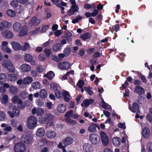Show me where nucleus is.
Segmentation results:
<instances>
[{"label": "nucleus", "instance_id": "obj_1", "mask_svg": "<svg viewBox=\"0 0 152 152\" xmlns=\"http://www.w3.org/2000/svg\"><path fill=\"white\" fill-rule=\"evenodd\" d=\"M12 28L14 32L18 33V35L20 37L24 36L27 34L28 31L27 27L18 22L15 23Z\"/></svg>", "mask_w": 152, "mask_h": 152}, {"label": "nucleus", "instance_id": "obj_2", "mask_svg": "<svg viewBox=\"0 0 152 152\" xmlns=\"http://www.w3.org/2000/svg\"><path fill=\"white\" fill-rule=\"evenodd\" d=\"M21 142L27 146L31 145L34 142L33 137L27 134H23L20 138Z\"/></svg>", "mask_w": 152, "mask_h": 152}, {"label": "nucleus", "instance_id": "obj_3", "mask_svg": "<svg viewBox=\"0 0 152 152\" xmlns=\"http://www.w3.org/2000/svg\"><path fill=\"white\" fill-rule=\"evenodd\" d=\"M37 120L36 117L31 115L29 117L27 121V126L31 129H34L37 126Z\"/></svg>", "mask_w": 152, "mask_h": 152}, {"label": "nucleus", "instance_id": "obj_4", "mask_svg": "<svg viewBox=\"0 0 152 152\" xmlns=\"http://www.w3.org/2000/svg\"><path fill=\"white\" fill-rule=\"evenodd\" d=\"M2 66L6 68L10 72H15V68L12 62L10 60L6 61L2 64Z\"/></svg>", "mask_w": 152, "mask_h": 152}, {"label": "nucleus", "instance_id": "obj_5", "mask_svg": "<svg viewBox=\"0 0 152 152\" xmlns=\"http://www.w3.org/2000/svg\"><path fill=\"white\" fill-rule=\"evenodd\" d=\"M15 152H24L26 150V146L25 144L19 142L16 143L14 147Z\"/></svg>", "mask_w": 152, "mask_h": 152}, {"label": "nucleus", "instance_id": "obj_6", "mask_svg": "<svg viewBox=\"0 0 152 152\" xmlns=\"http://www.w3.org/2000/svg\"><path fill=\"white\" fill-rule=\"evenodd\" d=\"M89 140L91 142L93 145H97L100 141V138L99 136L96 134H92L89 136Z\"/></svg>", "mask_w": 152, "mask_h": 152}, {"label": "nucleus", "instance_id": "obj_7", "mask_svg": "<svg viewBox=\"0 0 152 152\" xmlns=\"http://www.w3.org/2000/svg\"><path fill=\"white\" fill-rule=\"evenodd\" d=\"M102 143L104 145H107L109 143V138L107 134L104 132L102 131L100 134Z\"/></svg>", "mask_w": 152, "mask_h": 152}, {"label": "nucleus", "instance_id": "obj_8", "mask_svg": "<svg viewBox=\"0 0 152 152\" xmlns=\"http://www.w3.org/2000/svg\"><path fill=\"white\" fill-rule=\"evenodd\" d=\"M32 113L37 116H42L44 114L45 110L42 108L34 107L32 110Z\"/></svg>", "mask_w": 152, "mask_h": 152}, {"label": "nucleus", "instance_id": "obj_9", "mask_svg": "<svg viewBox=\"0 0 152 152\" xmlns=\"http://www.w3.org/2000/svg\"><path fill=\"white\" fill-rule=\"evenodd\" d=\"M1 34L2 36L9 39L12 38L14 36V34L12 32L7 29L1 31Z\"/></svg>", "mask_w": 152, "mask_h": 152}, {"label": "nucleus", "instance_id": "obj_10", "mask_svg": "<svg viewBox=\"0 0 152 152\" xmlns=\"http://www.w3.org/2000/svg\"><path fill=\"white\" fill-rule=\"evenodd\" d=\"M31 67L30 65L27 64H23L20 67V70L24 73H28L31 70Z\"/></svg>", "mask_w": 152, "mask_h": 152}, {"label": "nucleus", "instance_id": "obj_11", "mask_svg": "<svg viewBox=\"0 0 152 152\" xmlns=\"http://www.w3.org/2000/svg\"><path fill=\"white\" fill-rule=\"evenodd\" d=\"M12 26V23L7 21L4 20L0 22V31L3 30L4 28H9Z\"/></svg>", "mask_w": 152, "mask_h": 152}, {"label": "nucleus", "instance_id": "obj_12", "mask_svg": "<svg viewBox=\"0 0 152 152\" xmlns=\"http://www.w3.org/2000/svg\"><path fill=\"white\" fill-rule=\"evenodd\" d=\"M70 67V64L69 62L64 61L59 64L58 65V68L61 70H67Z\"/></svg>", "mask_w": 152, "mask_h": 152}, {"label": "nucleus", "instance_id": "obj_13", "mask_svg": "<svg viewBox=\"0 0 152 152\" xmlns=\"http://www.w3.org/2000/svg\"><path fill=\"white\" fill-rule=\"evenodd\" d=\"M142 134L145 139L148 138L151 136V133L150 129L147 127H145L142 129Z\"/></svg>", "mask_w": 152, "mask_h": 152}, {"label": "nucleus", "instance_id": "obj_14", "mask_svg": "<svg viewBox=\"0 0 152 152\" xmlns=\"http://www.w3.org/2000/svg\"><path fill=\"white\" fill-rule=\"evenodd\" d=\"M12 47L13 49L15 51H18L21 49L22 46L19 42L15 41L10 42Z\"/></svg>", "mask_w": 152, "mask_h": 152}, {"label": "nucleus", "instance_id": "obj_15", "mask_svg": "<svg viewBox=\"0 0 152 152\" xmlns=\"http://www.w3.org/2000/svg\"><path fill=\"white\" fill-rule=\"evenodd\" d=\"M40 19H37L36 17H33L30 21L29 22L28 24L30 27H31L34 26H37L40 23Z\"/></svg>", "mask_w": 152, "mask_h": 152}, {"label": "nucleus", "instance_id": "obj_16", "mask_svg": "<svg viewBox=\"0 0 152 152\" xmlns=\"http://www.w3.org/2000/svg\"><path fill=\"white\" fill-rule=\"evenodd\" d=\"M12 101L15 104L18 103L19 106H22L23 105L22 100L19 98L18 96L17 95L13 96L12 98Z\"/></svg>", "mask_w": 152, "mask_h": 152}, {"label": "nucleus", "instance_id": "obj_17", "mask_svg": "<svg viewBox=\"0 0 152 152\" xmlns=\"http://www.w3.org/2000/svg\"><path fill=\"white\" fill-rule=\"evenodd\" d=\"M9 97L7 95L2 94L0 96V102L3 104H6L8 101Z\"/></svg>", "mask_w": 152, "mask_h": 152}, {"label": "nucleus", "instance_id": "obj_18", "mask_svg": "<svg viewBox=\"0 0 152 152\" xmlns=\"http://www.w3.org/2000/svg\"><path fill=\"white\" fill-rule=\"evenodd\" d=\"M139 106L137 103H134L132 105V108L129 107V109L133 113H139Z\"/></svg>", "mask_w": 152, "mask_h": 152}, {"label": "nucleus", "instance_id": "obj_19", "mask_svg": "<svg viewBox=\"0 0 152 152\" xmlns=\"http://www.w3.org/2000/svg\"><path fill=\"white\" fill-rule=\"evenodd\" d=\"M83 150L85 152H93V149L91 145L88 143H85L83 146Z\"/></svg>", "mask_w": 152, "mask_h": 152}, {"label": "nucleus", "instance_id": "obj_20", "mask_svg": "<svg viewBox=\"0 0 152 152\" xmlns=\"http://www.w3.org/2000/svg\"><path fill=\"white\" fill-rule=\"evenodd\" d=\"M46 135L47 138L53 139L56 136V134L54 131L49 130L46 132Z\"/></svg>", "mask_w": 152, "mask_h": 152}, {"label": "nucleus", "instance_id": "obj_21", "mask_svg": "<svg viewBox=\"0 0 152 152\" xmlns=\"http://www.w3.org/2000/svg\"><path fill=\"white\" fill-rule=\"evenodd\" d=\"M18 79V76L16 74L14 73H10L8 74L7 80H8L12 82Z\"/></svg>", "mask_w": 152, "mask_h": 152}, {"label": "nucleus", "instance_id": "obj_22", "mask_svg": "<svg viewBox=\"0 0 152 152\" xmlns=\"http://www.w3.org/2000/svg\"><path fill=\"white\" fill-rule=\"evenodd\" d=\"M134 92L140 95L142 94L145 93L144 89L141 86H137L134 88Z\"/></svg>", "mask_w": 152, "mask_h": 152}, {"label": "nucleus", "instance_id": "obj_23", "mask_svg": "<svg viewBox=\"0 0 152 152\" xmlns=\"http://www.w3.org/2000/svg\"><path fill=\"white\" fill-rule=\"evenodd\" d=\"M45 134V129L43 128L42 127L38 129L36 133L37 136L40 137H43Z\"/></svg>", "mask_w": 152, "mask_h": 152}, {"label": "nucleus", "instance_id": "obj_24", "mask_svg": "<svg viewBox=\"0 0 152 152\" xmlns=\"http://www.w3.org/2000/svg\"><path fill=\"white\" fill-rule=\"evenodd\" d=\"M33 81V78L31 76H28L23 79V83L25 85L30 84Z\"/></svg>", "mask_w": 152, "mask_h": 152}, {"label": "nucleus", "instance_id": "obj_25", "mask_svg": "<svg viewBox=\"0 0 152 152\" xmlns=\"http://www.w3.org/2000/svg\"><path fill=\"white\" fill-rule=\"evenodd\" d=\"M73 141V139L71 137H67L63 140L64 144L65 145H68L72 143Z\"/></svg>", "mask_w": 152, "mask_h": 152}, {"label": "nucleus", "instance_id": "obj_26", "mask_svg": "<svg viewBox=\"0 0 152 152\" xmlns=\"http://www.w3.org/2000/svg\"><path fill=\"white\" fill-rule=\"evenodd\" d=\"M57 110L59 113H63L66 110V106L63 104H60L58 106Z\"/></svg>", "mask_w": 152, "mask_h": 152}, {"label": "nucleus", "instance_id": "obj_27", "mask_svg": "<svg viewBox=\"0 0 152 152\" xmlns=\"http://www.w3.org/2000/svg\"><path fill=\"white\" fill-rule=\"evenodd\" d=\"M33 58L32 55L29 53L25 54L24 56V59L25 61L28 63L31 62L33 60Z\"/></svg>", "mask_w": 152, "mask_h": 152}, {"label": "nucleus", "instance_id": "obj_28", "mask_svg": "<svg viewBox=\"0 0 152 152\" xmlns=\"http://www.w3.org/2000/svg\"><path fill=\"white\" fill-rule=\"evenodd\" d=\"M10 93L12 95L16 94L18 92V89L16 87L13 86H10L9 90Z\"/></svg>", "mask_w": 152, "mask_h": 152}, {"label": "nucleus", "instance_id": "obj_29", "mask_svg": "<svg viewBox=\"0 0 152 152\" xmlns=\"http://www.w3.org/2000/svg\"><path fill=\"white\" fill-rule=\"evenodd\" d=\"M7 80L6 75L4 73H0V84L2 85L3 83L5 82Z\"/></svg>", "mask_w": 152, "mask_h": 152}, {"label": "nucleus", "instance_id": "obj_30", "mask_svg": "<svg viewBox=\"0 0 152 152\" xmlns=\"http://www.w3.org/2000/svg\"><path fill=\"white\" fill-rule=\"evenodd\" d=\"M63 95L64 96V100L66 102H69L70 97L69 92L65 90L63 91Z\"/></svg>", "mask_w": 152, "mask_h": 152}, {"label": "nucleus", "instance_id": "obj_31", "mask_svg": "<svg viewBox=\"0 0 152 152\" xmlns=\"http://www.w3.org/2000/svg\"><path fill=\"white\" fill-rule=\"evenodd\" d=\"M121 139L118 137H114L112 140L113 145L116 147L119 146L121 143Z\"/></svg>", "mask_w": 152, "mask_h": 152}, {"label": "nucleus", "instance_id": "obj_32", "mask_svg": "<svg viewBox=\"0 0 152 152\" xmlns=\"http://www.w3.org/2000/svg\"><path fill=\"white\" fill-rule=\"evenodd\" d=\"M94 101L93 99H86L83 101V103L81 104V105L82 106H84L86 107L90 104L92 103Z\"/></svg>", "mask_w": 152, "mask_h": 152}, {"label": "nucleus", "instance_id": "obj_33", "mask_svg": "<svg viewBox=\"0 0 152 152\" xmlns=\"http://www.w3.org/2000/svg\"><path fill=\"white\" fill-rule=\"evenodd\" d=\"M2 128H4V130L6 131L10 132L12 130V128L10 126L6 124L3 123L1 125Z\"/></svg>", "mask_w": 152, "mask_h": 152}, {"label": "nucleus", "instance_id": "obj_34", "mask_svg": "<svg viewBox=\"0 0 152 152\" xmlns=\"http://www.w3.org/2000/svg\"><path fill=\"white\" fill-rule=\"evenodd\" d=\"M78 7H71V9L67 12V15L69 16H71L75 12L78 11Z\"/></svg>", "mask_w": 152, "mask_h": 152}, {"label": "nucleus", "instance_id": "obj_35", "mask_svg": "<svg viewBox=\"0 0 152 152\" xmlns=\"http://www.w3.org/2000/svg\"><path fill=\"white\" fill-rule=\"evenodd\" d=\"M31 86L34 89H40L41 86V83L38 82H35L31 83Z\"/></svg>", "mask_w": 152, "mask_h": 152}, {"label": "nucleus", "instance_id": "obj_36", "mask_svg": "<svg viewBox=\"0 0 152 152\" xmlns=\"http://www.w3.org/2000/svg\"><path fill=\"white\" fill-rule=\"evenodd\" d=\"M62 46L61 44L57 43L55 44L53 47V50L54 52H57L60 50Z\"/></svg>", "mask_w": 152, "mask_h": 152}, {"label": "nucleus", "instance_id": "obj_37", "mask_svg": "<svg viewBox=\"0 0 152 152\" xmlns=\"http://www.w3.org/2000/svg\"><path fill=\"white\" fill-rule=\"evenodd\" d=\"M39 96L42 99L45 98L47 96V93L45 89H41L40 91Z\"/></svg>", "mask_w": 152, "mask_h": 152}, {"label": "nucleus", "instance_id": "obj_38", "mask_svg": "<svg viewBox=\"0 0 152 152\" xmlns=\"http://www.w3.org/2000/svg\"><path fill=\"white\" fill-rule=\"evenodd\" d=\"M96 125L94 124H91L88 127V130L90 132H95L96 131Z\"/></svg>", "mask_w": 152, "mask_h": 152}, {"label": "nucleus", "instance_id": "obj_39", "mask_svg": "<svg viewBox=\"0 0 152 152\" xmlns=\"http://www.w3.org/2000/svg\"><path fill=\"white\" fill-rule=\"evenodd\" d=\"M102 102L101 103L102 107L105 109L107 110H111L112 109L110 105L106 104L102 99Z\"/></svg>", "mask_w": 152, "mask_h": 152}, {"label": "nucleus", "instance_id": "obj_40", "mask_svg": "<svg viewBox=\"0 0 152 152\" xmlns=\"http://www.w3.org/2000/svg\"><path fill=\"white\" fill-rule=\"evenodd\" d=\"M54 73L53 72L50 71L47 74H45L44 76L47 77L49 80H51L54 77Z\"/></svg>", "mask_w": 152, "mask_h": 152}, {"label": "nucleus", "instance_id": "obj_41", "mask_svg": "<svg viewBox=\"0 0 152 152\" xmlns=\"http://www.w3.org/2000/svg\"><path fill=\"white\" fill-rule=\"evenodd\" d=\"M7 15L10 17H14L16 16V13L13 10L11 9L7 10L6 11Z\"/></svg>", "mask_w": 152, "mask_h": 152}, {"label": "nucleus", "instance_id": "obj_42", "mask_svg": "<svg viewBox=\"0 0 152 152\" xmlns=\"http://www.w3.org/2000/svg\"><path fill=\"white\" fill-rule=\"evenodd\" d=\"M54 93L55 96L57 99H59L62 97V94L61 91L58 89H56L54 91Z\"/></svg>", "mask_w": 152, "mask_h": 152}, {"label": "nucleus", "instance_id": "obj_43", "mask_svg": "<svg viewBox=\"0 0 152 152\" xmlns=\"http://www.w3.org/2000/svg\"><path fill=\"white\" fill-rule=\"evenodd\" d=\"M71 52V50L69 47H66L64 49L63 53L66 56L69 55Z\"/></svg>", "mask_w": 152, "mask_h": 152}, {"label": "nucleus", "instance_id": "obj_44", "mask_svg": "<svg viewBox=\"0 0 152 152\" xmlns=\"http://www.w3.org/2000/svg\"><path fill=\"white\" fill-rule=\"evenodd\" d=\"M80 38L83 40H86L91 37V34L88 33H86L80 36Z\"/></svg>", "mask_w": 152, "mask_h": 152}, {"label": "nucleus", "instance_id": "obj_45", "mask_svg": "<svg viewBox=\"0 0 152 152\" xmlns=\"http://www.w3.org/2000/svg\"><path fill=\"white\" fill-rule=\"evenodd\" d=\"M48 142L47 139H42L39 142V144L41 146H45L48 144Z\"/></svg>", "mask_w": 152, "mask_h": 152}, {"label": "nucleus", "instance_id": "obj_46", "mask_svg": "<svg viewBox=\"0 0 152 152\" xmlns=\"http://www.w3.org/2000/svg\"><path fill=\"white\" fill-rule=\"evenodd\" d=\"M47 122L45 117H42L39 119L38 122L40 124H43Z\"/></svg>", "mask_w": 152, "mask_h": 152}, {"label": "nucleus", "instance_id": "obj_47", "mask_svg": "<svg viewBox=\"0 0 152 152\" xmlns=\"http://www.w3.org/2000/svg\"><path fill=\"white\" fill-rule=\"evenodd\" d=\"M30 48V45L28 42H25L24 45L22 47L21 49L23 51H26Z\"/></svg>", "mask_w": 152, "mask_h": 152}, {"label": "nucleus", "instance_id": "obj_48", "mask_svg": "<svg viewBox=\"0 0 152 152\" xmlns=\"http://www.w3.org/2000/svg\"><path fill=\"white\" fill-rule=\"evenodd\" d=\"M13 111L16 116H18L19 115V111L17 106H14L13 108Z\"/></svg>", "mask_w": 152, "mask_h": 152}, {"label": "nucleus", "instance_id": "obj_49", "mask_svg": "<svg viewBox=\"0 0 152 152\" xmlns=\"http://www.w3.org/2000/svg\"><path fill=\"white\" fill-rule=\"evenodd\" d=\"M45 118H46V119L47 121L52 120L54 119L53 116L52 115L49 114H45Z\"/></svg>", "mask_w": 152, "mask_h": 152}, {"label": "nucleus", "instance_id": "obj_50", "mask_svg": "<svg viewBox=\"0 0 152 152\" xmlns=\"http://www.w3.org/2000/svg\"><path fill=\"white\" fill-rule=\"evenodd\" d=\"M36 102L38 106L39 107H42L44 105L43 101L39 99H37L36 101Z\"/></svg>", "mask_w": 152, "mask_h": 152}, {"label": "nucleus", "instance_id": "obj_51", "mask_svg": "<svg viewBox=\"0 0 152 152\" xmlns=\"http://www.w3.org/2000/svg\"><path fill=\"white\" fill-rule=\"evenodd\" d=\"M8 43L7 41H3L0 46L2 50L5 48L7 46Z\"/></svg>", "mask_w": 152, "mask_h": 152}, {"label": "nucleus", "instance_id": "obj_52", "mask_svg": "<svg viewBox=\"0 0 152 152\" xmlns=\"http://www.w3.org/2000/svg\"><path fill=\"white\" fill-rule=\"evenodd\" d=\"M51 89L52 90H54V91L58 89V85L54 83H52L50 85Z\"/></svg>", "mask_w": 152, "mask_h": 152}, {"label": "nucleus", "instance_id": "obj_53", "mask_svg": "<svg viewBox=\"0 0 152 152\" xmlns=\"http://www.w3.org/2000/svg\"><path fill=\"white\" fill-rule=\"evenodd\" d=\"M39 60L41 61H43L46 59V57L43 54H40L38 56Z\"/></svg>", "mask_w": 152, "mask_h": 152}, {"label": "nucleus", "instance_id": "obj_54", "mask_svg": "<svg viewBox=\"0 0 152 152\" xmlns=\"http://www.w3.org/2000/svg\"><path fill=\"white\" fill-rule=\"evenodd\" d=\"M2 50L3 51L8 53H11L12 52V50L8 46Z\"/></svg>", "mask_w": 152, "mask_h": 152}, {"label": "nucleus", "instance_id": "obj_55", "mask_svg": "<svg viewBox=\"0 0 152 152\" xmlns=\"http://www.w3.org/2000/svg\"><path fill=\"white\" fill-rule=\"evenodd\" d=\"M17 121L14 119H12L11 121V124L13 127H16L17 126Z\"/></svg>", "mask_w": 152, "mask_h": 152}, {"label": "nucleus", "instance_id": "obj_56", "mask_svg": "<svg viewBox=\"0 0 152 152\" xmlns=\"http://www.w3.org/2000/svg\"><path fill=\"white\" fill-rule=\"evenodd\" d=\"M5 118V114L2 111L0 112V120L3 121L4 120Z\"/></svg>", "mask_w": 152, "mask_h": 152}, {"label": "nucleus", "instance_id": "obj_57", "mask_svg": "<svg viewBox=\"0 0 152 152\" xmlns=\"http://www.w3.org/2000/svg\"><path fill=\"white\" fill-rule=\"evenodd\" d=\"M65 121L69 124H75L76 123V122L74 120H71L70 118V117H66V118H65Z\"/></svg>", "mask_w": 152, "mask_h": 152}, {"label": "nucleus", "instance_id": "obj_58", "mask_svg": "<svg viewBox=\"0 0 152 152\" xmlns=\"http://www.w3.org/2000/svg\"><path fill=\"white\" fill-rule=\"evenodd\" d=\"M51 52V50L48 49H45L44 51V52L46 56L47 57H49L50 56Z\"/></svg>", "mask_w": 152, "mask_h": 152}, {"label": "nucleus", "instance_id": "obj_59", "mask_svg": "<svg viewBox=\"0 0 152 152\" xmlns=\"http://www.w3.org/2000/svg\"><path fill=\"white\" fill-rule=\"evenodd\" d=\"M51 42V40H49L43 44L42 46L43 48L48 47L50 45Z\"/></svg>", "mask_w": 152, "mask_h": 152}, {"label": "nucleus", "instance_id": "obj_60", "mask_svg": "<svg viewBox=\"0 0 152 152\" xmlns=\"http://www.w3.org/2000/svg\"><path fill=\"white\" fill-rule=\"evenodd\" d=\"M118 127L123 129H125L126 128L125 124L124 123H119L118 124Z\"/></svg>", "mask_w": 152, "mask_h": 152}, {"label": "nucleus", "instance_id": "obj_61", "mask_svg": "<svg viewBox=\"0 0 152 152\" xmlns=\"http://www.w3.org/2000/svg\"><path fill=\"white\" fill-rule=\"evenodd\" d=\"M20 96L23 99H25L28 96V94L25 92H21L20 94Z\"/></svg>", "mask_w": 152, "mask_h": 152}, {"label": "nucleus", "instance_id": "obj_62", "mask_svg": "<svg viewBox=\"0 0 152 152\" xmlns=\"http://www.w3.org/2000/svg\"><path fill=\"white\" fill-rule=\"evenodd\" d=\"M147 148L149 152H152V142L148 144Z\"/></svg>", "mask_w": 152, "mask_h": 152}, {"label": "nucleus", "instance_id": "obj_63", "mask_svg": "<svg viewBox=\"0 0 152 152\" xmlns=\"http://www.w3.org/2000/svg\"><path fill=\"white\" fill-rule=\"evenodd\" d=\"M73 113L72 110H70L67 112L65 115V116L66 118L70 117Z\"/></svg>", "mask_w": 152, "mask_h": 152}, {"label": "nucleus", "instance_id": "obj_64", "mask_svg": "<svg viewBox=\"0 0 152 152\" xmlns=\"http://www.w3.org/2000/svg\"><path fill=\"white\" fill-rule=\"evenodd\" d=\"M84 84V82L83 80H80L77 83L78 86L80 88H83Z\"/></svg>", "mask_w": 152, "mask_h": 152}]
</instances>
